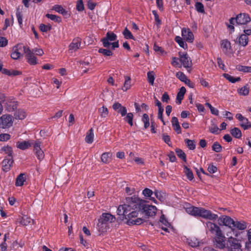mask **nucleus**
<instances>
[{"label":"nucleus","mask_w":251,"mask_h":251,"mask_svg":"<svg viewBox=\"0 0 251 251\" xmlns=\"http://www.w3.org/2000/svg\"><path fill=\"white\" fill-rule=\"evenodd\" d=\"M126 203L120 205L117 209V214L122 216V220H127L128 225H140L145 222V218L155 216L156 206L148 204L146 201L137 196L126 197Z\"/></svg>","instance_id":"1"},{"label":"nucleus","mask_w":251,"mask_h":251,"mask_svg":"<svg viewBox=\"0 0 251 251\" xmlns=\"http://www.w3.org/2000/svg\"><path fill=\"white\" fill-rule=\"evenodd\" d=\"M115 221V217L112 214L108 213H103L99 219L98 226L99 230L101 232H105L107 228L108 223H112Z\"/></svg>","instance_id":"2"},{"label":"nucleus","mask_w":251,"mask_h":251,"mask_svg":"<svg viewBox=\"0 0 251 251\" xmlns=\"http://www.w3.org/2000/svg\"><path fill=\"white\" fill-rule=\"evenodd\" d=\"M226 248L228 251H243L241 241L232 237L228 238Z\"/></svg>","instance_id":"3"},{"label":"nucleus","mask_w":251,"mask_h":251,"mask_svg":"<svg viewBox=\"0 0 251 251\" xmlns=\"http://www.w3.org/2000/svg\"><path fill=\"white\" fill-rule=\"evenodd\" d=\"M23 50L25 54V58L28 64L31 65H35L37 64V58L34 55L33 51L27 46H24Z\"/></svg>","instance_id":"4"},{"label":"nucleus","mask_w":251,"mask_h":251,"mask_svg":"<svg viewBox=\"0 0 251 251\" xmlns=\"http://www.w3.org/2000/svg\"><path fill=\"white\" fill-rule=\"evenodd\" d=\"M13 117L10 115L5 114L0 118V128H8L12 126Z\"/></svg>","instance_id":"5"},{"label":"nucleus","mask_w":251,"mask_h":251,"mask_svg":"<svg viewBox=\"0 0 251 251\" xmlns=\"http://www.w3.org/2000/svg\"><path fill=\"white\" fill-rule=\"evenodd\" d=\"M117 36L116 34L113 32L108 31L106 34V36L101 39L103 46L104 48H108L110 46V42L115 41L117 40Z\"/></svg>","instance_id":"6"},{"label":"nucleus","mask_w":251,"mask_h":251,"mask_svg":"<svg viewBox=\"0 0 251 251\" xmlns=\"http://www.w3.org/2000/svg\"><path fill=\"white\" fill-rule=\"evenodd\" d=\"M199 217L211 220H214L218 218V215L217 214H213L211 211L206 210L202 207L200 208Z\"/></svg>","instance_id":"7"},{"label":"nucleus","mask_w":251,"mask_h":251,"mask_svg":"<svg viewBox=\"0 0 251 251\" xmlns=\"http://www.w3.org/2000/svg\"><path fill=\"white\" fill-rule=\"evenodd\" d=\"M179 56L180 61L182 64L183 66L185 68H191L192 65V60L188 56L187 53H182L179 52L178 53Z\"/></svg>","instance_id":"8"},{"label":"nucleus","mask_w":251,"mask_h":251,"mask_svg":"<svg viewBox=\"0 0 251 251\" xmlns=\"http://www.w3.org/2000/svg\"><path fill=\"white\" fill-rule=\"evenodd\" d=\"M250 21L251 18L247 13H240L235 17V22L238 25H246Z\"/></svg>","instance_id":"9"},{"label":"nucleus","mask_w":251,"mask_h":251,"mask_svg":"<svg viewBox=\"0 0 251 251\" xmlns=\"http://www.w3.org/2000/svg\"><path fill=\"white\" fill-rule=\"evenodd\" d=\"M208 230L215 236H221V235L223 234L220 227L216 224L208 222L206 224Z\"/></svg>","instance_id":"10"},{"label":"nucleus","mask_w":251,"mask_h":251,"mask_svg":"<svg viewBox=\"0 0 251 251\" xmlns=\"http://www.w3.org/2000/svg\"><path fill=\"white\" fill-rule=\"evenodd\" d=\"M218 221L220 225L227 226L231 229H232V226L234 221L230 217L226 215L222 216L218 219Z\"/></svg>","instance_id":"11"},{"label":"nucleus","mask_w":251,"mask_h":251,"mask_svg":"<svg viewBox=\"0 0 251 251\" xmlns=\"http://www.w3.org/2000/svg\"><path fill=\"white\" fill-rule=\"evenodd\" d=\"M182 36L184 39L189 43H192L194 41V35L191 30L187 28H183L181 31Z\"/></svg>","instance_id":"12"},{"label":"nucleus","mask_w":251,"mask_h":251,"mask_svg":"<svg viewBox=\"0 0 251 251\" xmlns=\"http://www.w3.org/2000/svg\"><path fill=\"white\" fill-rule=\"evenodd\" d=\"M225 239V237L223 234L221 235V236H215L213 242L216 247L220 249H224L226 247Z\"/></svg>","instance_id":"13"},{"label":"nucleus","mask_w":251,"mask_h":251,"mask_svg":"<svg viewBox=\"0 0 251 251\" xmlns=\"http://www.w3.org/2000/svg\"><path fill=\"white\" fill-rule=\"evenodd\" d=\"M113 109L120 114L122 117L126 116L127 113V109L126 107L123 106L118 102H115L112 105Z\"/></svg>","instance_id":"14"},{"label":"nucleus","mask_w":251,"mask_h":251,"mask_svg":"<svg viewBox=\"0 0 251 251\" xmlns=\"http://www.w3.org/2000/svg\"><path fill=\"white\" fill-rule=\"evenodd\" d=\"M23 47L21 44H18L13 48L12 52L11 54V57L12 59L16 60L22 56L20 50L23 49Z\"/></svg>","instance_id":"15"},{"label":"nucleus","mask_w":251,"mask_h":251,"mask_svg":"<svg viewBox=\"0 0 251 251\" xmlns=\"http://www.w3.org/2000/svg\"><path fill=\"white\" fill-rule=\"evenodd\" d=\"M221 48L223 52L226 55H229L232 51V49L230 45V42L227 39H224L221 41Z\"/></svg>","instance_id":"16"},{"label":"nucleus","mask_w":251,"mask_h":251,"mask_svg":"<svg viewBox=\"0 0 251 251\" xmlns=\"http://www.w3.org/2000/svg\"><path fill=\"white\" fill-rule=\"evenodd\" d=\"M13 163V157H6L2 162V167L3 171L7 172L9 171Z\"/></svg>","instance_id":"17"},{"label":"nucleus","mask_w":251,"mask_h":251,"mask_svg":"<svg viewBox=\"0 0 251 251\" xmlns=\"http://www.w3.org/2000/svg\"><path fill=\"white\" fill-rule=\"evenodd\" d=\"M81 43V39L79 37L74 38L69 46V50L76 51L79 49Z\"/></svg>","instance_id":"18"},{"label":"nucleus","mask_w":251,"mask_h":251,"mask_svg":"<svg viewBox=\"0 0 251 251\" xmlns=\"http://www.w3.org/2000/svg\"><path fill=\"white\" fill-rule=\"evenodd\" d=\"M32 146V142L29 141H18L16 142V147L21 150H25Z\"/></svg>","instance_id":"19"},{"label":"nucleus","mask_w":251,"mask_h":251,"mask_svg":"<svg viewBox=\"0 0 251 251\" xmlns=\"http://www.w3.org/2000/svg\"><path fill=\"white\" fill-rule=\"evenodd\" d=\"M186 88L182 86L179 89V92L177 94L176 98V102L178 104H180L181 103L182 100L183 99L184 96L186 93Z\"/></svg>","instance_id":"20"},{"label":"nucleus","mask_w":251,"mask_h":251,"mask_svg":"<svg viewBox=\"0 0 251 251\" xmlns=\"http://www.w3.org/2000/svg\"><path fill=\"white\" fill-rule=\"evenodd\" d=\"M26 115L25 111L22 109H19L14 113V117L16 119L23 120L26 117Z\"/></svg>","instance_id":"21"},{"label":"nucleus","mask_w":251,"mask_h":251,"mask_svg":"<svg viewBox=\"0 0 251 251\" xmlns=\"http://www.w3.org/2000/svg\"><path fill=\"white\" fill-rule=\"evenodd\" d=\"M200 208L201 207H197L195 206H190L189 207H187L186 209V211L188 214L191 215L199 216Z\"/></svg>","instance_id":"22"},{"label":"nucleus","mask_w":251,"mask_h":251,"mask_svg":"<svg viewBox=\"0 0 251 251\" xmlns=\"http://www.w3.org/2000/svg\"><path fill=\"white\" fill-rule=\"evenodd\" d=\"M26 178L25 174L21 173L16 178L15 185L16 186H22L24 185V182L25 181Z\"/></svg>","instance_id":"23"},{"label":"nucleus","mask_w":251,"mask_h":251,"mask_svg":"<svg viewBox=\"0 0 251 251\" xmlns=\"http://www.w3.org/2000/svg\"><path fill=\"white\" fill-rule=\"evenodd\" d=\"M247 227V224L244 221H236L234 222V224L232 226V230L235 228L238 229L239 230H244Z\"/></svg>","instance_id":"24"},{"label":"nucleus","mask_w":251,"mask_h":251,"mask_svg":"<svg viewBox=\"0 0 251 251\" xmlns=\"http://www.w3.org/2000/svg\"><path fill=\"white\" fill-rule=\"evenodd\" d=\"M249 38L246 34H241L238 38V44L243 47H245L248 43Z\"/></svg>","instance_id":"25"},{"label":"nucleus","mask_w":251,"mask_h":251,"mask_svg":"<svg viewBox=\"0 0 251 251\" xmlns=\"http://www.w3.org/2000/svg\"><path fill=\"white\" fill-rule=\"evenodd\" d=\"M124 77L125 82L124 86L122 87V90L125 92L130 89L131 87V78L130 76L127 75H125Z\"/></svg>","instance_id":"26"},{"label":"nucleus","mask_w":251,"mask_h":251,"mask_svg":"<svg viewBox=\"0 0 251 251\" xmlns=\"http://www.w3.org/2000/svg\"><path fill=\"white\" fill-rule=\"evenodd\" d=\"M94 130L92 128H91L87 133L85 137V141L88 144H91L94 140Z\"/></svg>","instance_id":"27"},{"label":"nucleus","mask_w":251,"mask_h":251,"mask_svg":"<svg viewBox=\"0 0 251 251\" xmlns=\"http://www.w3.org/2000/svg\"><path fill=\"white\" fill-rule=\"evenodd\" d=\"M250 87L248 84H246L240 89H238L237 92L240 95L247 96L249 94Z\"/></svg>","instance_id":"28"},{"label":"nucleus","mask_w":251,"mask_h":251,"mask_svg":"<svg viewBox=\"0 0 251 251\" xmlns=\"http://www.w3.org/2000/svg\"><path fill=\"white\" fill-rule=\"evenodd\" d=\"M230 132L234 138L240 139L242 136L241 131L238 127H234L231 129Z\"/></svg>","instance_id":"29"},{"label":"nucleus","mask_w":251,"mask_h":251,"mask_svg":"<svg viewBox=\"0 0 251 251\" xmlns=\"http://www.w3.org/2000/svg\"><path fill=\"white\" fill-rule=\"evenodd\" d=\"M183 167L184 170V173L186 176L187 178L190 181L192 180L194 178V175L192 170L185 165H183Z\"/></svg>","instance_id":"30"},{"label":"nucleus","mask_w":251,"mask_h":251,"mask_svg":"<svg viewBox=\"0 0 251 251\" xmlns=\"http://www.w3.org/2000/svg\"><path fill=\"white\" fill-rule=\"evenodd\" d=\"M176 152L177 156L185 162H186V155L185 152L180 149L176 148Z\"/></svg>","instance_id":"31"},{"label":"nucleus","mask_w":251,"mask_h":251,"mask_svg":"<svg viewBox=\"0 0 251 251\" xmlns=\"http://www.w3.org/2000/svg\"><path fill=\"white\" fill-rule=\"evenodd\" d=\"M1 151L7 154V157H13V150L11 147L9 146H3L1 148Z\"/></svg>","instance_id":"32"},{"label":"nucleus","mask_w":251,"mask_h":251,"mask_svg":"<svg viewBox=\"0 0 251 251\" xmlns=\"http://www.w3.org/2000/svg\"><path fill=\"white\" fill-rule=\"evenodd\" d=\"M133 115L131 112H129L126 114L124 120L125 122H127L130 126H132L133 123Z\"/></svg>","instance_id":"33"},{"label":"nucleus","mask_w":251,"mask_h":251,"mask_svg":"<svg viewBox=\"0 0 251 251\" xmlns=\"http://www.w3.org/2000/svg\"><path fill=\"white\" fill-rule=\"evenodd\" d=\"M18 106L17 101H10L9 103L7 104V109L9 112L14 111L15 110Z\"/></svg>","instance_id":"34"},{"label":"nucleus","mask_w":251,"mask_h":251,"mask_svg":"<svg viewBox=\"0 0 251 251\" xmlns=\"http://www.w3.org/2000/svg\"><path fill=\"white\" fill-rule=\"evenodd\" d=\"M52 10L64 15L67 13V11L60 5H54L52 7Z\"/></svg>","instance_id":"35"},{"label":"nucleus","mask_w":251,"mask_h":251,"mask_svg":"<svg viewBox=\"0 0 251 251\" xmlns=\"http://www.w3.org/2000/svg\"><path fill=\"white\" fill-rule=\"evenodd\" d=\"M223 75L227 80L231 83H235L241 80L240 77H234L228 74H224Z\"/></svg>","instance_id":"36"},{"label":"nucleus","mask_w":251,"mask_h":251,"mask_svg":"<svg viewBox=\"0 0 251 251\" xmlns=\"http://www.w3.org/2000/svg\"><path fill=\"white\" fill-rule=\"evenodd\" d=\"M175 41L178 43L179 46L184 49H186L187 48V45L186 44L183 39L178 36H177L175 37Z\"/></svg>","instance_id":"37"},{"label":"nucleus","mask_w":251,"mask_h":251,"mask_svg":"<svg viewBox=\"0 0 251 251\" xmlns=\"http://www.w3.org/2000/svg\"><path fill=\"white\" fill-rule=\"evenodd\" d=\"M185 143L187 145L189 150H194L196 148L195 142L194 140H191L188 139L184 140Z\"/></svg>","instance_id":"38"},{"label":"nucleus","mask_w":251,"mask_h":251,"mask_svg":"<svg viewBox=\"0 0 251 251\" xmlns=\"http://www.w3.org/2000/svg\"><path fill=\"white\" fill-rule=\"evenodd\" d=\"M123 34L126 39H133L134 40V37L132 34L131 32L127 29V27H126L124 31H123Z\"/></svg>","instance_id":"39"},{"label":"nucleus","mask_w":251,"mask_h":251,"mask_svg":"<svg viewBox=\"0 0 251 251\" xmlns=\"http://www.w3.org/2000/svg\"><path fill=\"white\" fill-rule=\"evenodd\" d=\"M98 52L101 53L104 56H110L113 55L112 51L110 50L107 49L100 48L98 50Z\"/></svg>","instance_id":"40"},{"label":"nucleus","mask_w":251,"mask_h":251,"mask_svg":"<svg viewBox=\"0 0 251 251\" xmlns=\"http://www.w3.org/2000/svg\"><path fill=\"white\" fill-rule=\"evenodd\" d=\"M111 156L109 152L103 153L101 156V161L104 163H108L110 160Z\"/></svg>","instance_id":"41"},{"label":"nucleus","mask_w":251,"mask_h":251,"mask_svg":"<svg viewBox=\"0 0 251 251\" xmlns=\"http://www.w3.org/2000/svg\"><path fill=\"white\" fill-rule=\"evenodd\" d=\"M142 121L144 123V128L147 129L150 126V119L148 114H144L142 118Z\"/></svg>","instance_id":"42"},{"label":"nucleus","mask_w":251,"mask_h":251,"mask_svg":"<svg viewBox=\"0 0 251 251\" xmlns=\"http://www.w3.org/2000/svg\"><path fill=\"white\" fill-rule=\"evenodd\" d=\"M31 222H33V220L30 218L24 216L22 217V220L21 221V224L24 226H26L30 224Z\"/></svg>","instance_id":"43"},{"label":"nucleus","mask_w":251,"mask_h":251,"mask_svg":"<svg viewBox=\"0 0 251 251\" xmlns=\"http://www.w3.org/2000/svg\"><path fill=\"white\" fill-rule=\"evenodd\" d=\"M46 17L52 21H55L57 23H60L61 22V18L59 16H57L55 15L47 14L46 15Z\"/></svg>","instance_id":"44"},{"label":"nucleus","mask_w":251,"mask_h":251,"mask_svg":"<svg viewBox=\"0 0 251 251\" xmlns=\"http://www.w3.org/2000/svg\"><path fill=\"white\" fill-rule=\"evenodd\" d=\"M39 28L40 30L43 32H47L50 31L52 29V26L50 25H45L41 24L40 25Z\"/></svg>","instance_id":"45"},{"label":"nucleus","mask_w":251,"mask_h":251,"mask_svg":"<svg viewBox=\"0 0 251 251\" xmlns=\"http://www.w3.org/2000/svg\"><path fill=\"white\" fill-rule=\"evenodd\" d=\"M148 80L150 84L153 85L154 81V73L153 71L147 73Z\"/></svg>","instance_id":"46"},{"label":"nucleus","mask_w":251,"mask_h":251,"mask_svg":"<svg viewBox=\"0 0 251 251\" xmlns=\"http://www.w3.org/2000/svg\"><path fill=\"white\" fill-rule=\"evenodd\" d=\"M195 8L196 10L200 13H204V9L203 4L200 2H197L195 4Z\"/></svg>","instance_id":"47"},{"label":"nucleus","mask_w":251,"mask_h":251,"mask_svg":"<svg viewBox=\"0 0 251 251\" xmlns=\"http://www.w3.org/2000/svg\"><path fill=\"white\" fill-rule=\"evenodd\" d=\"M41 142L39 140H36L34 142H32V145L33 146V151L35 152L42 150L41 149Z\"/></svg>","instance_id":"48"},{"label":"nucleus","mask_w":251,"mask_h":251,"mask_svg":"<svg viewBox=\"0 0 251 251\" xmlns=\"http://www.w3.org/2000/svg\"><path fill=\"white\" fill-rule=\"evenodd\" d=\"M212 148V150L216 152H220L222 150L221 145L218 142H215L213 143Z\"/></svg>","instance_id":"49"},{"label":"nucleus","mask_w":251,"mask_h":251,"mask_svg":"<svg viewBox=\"0 0 251 251\" xmlns=\"http://www.w3.org/2000/svg\"><path fill=\"white\" fill-rule=\"evenodd\" d=\"M247 121H246L245 120H242L241 121L242 123L240 124V126L245 130L248 129L251 127V123L249 121L247 118Z\"/></svg>","instance_id":"50"},{"label":"nucleus","mask_w":251,"mask_h":251,"mask_svg":"<svg viewBox=\"0 0 251 251\" xmlns=\"http://www.w3.org/2000/svg\"><path fill=\"white\" fill-rule=\"evenodd\" d=\"M159 222L161 225L159 224V226H170L171 224L168 222L167 220L165 218V216L164 215H162L160 217Z\"/></svg>","instance_id":"51"},{"label":"nucleus","mask_w":251,"mask_h":251,"mask_svg":"<svg viewBox=\"0 0 251 251\" xmlns=\"http://www.w3.org/2000/svg\"><path fill=\"white\" fill-rule=\"evenodd\" d=\"M99 112L100 113V116L102 117H106L108 114V111L107 108L105 106H102L99 109Z\"/></svg>","instance_id":"52"},{"label":"nucleus","mask_w":251,"mask_h":251,"mask_svg":"<svg viewBox=\"0 0 251 251\" xmlns=\"http://www.w3.org/2000/svg\"><path fill=\"white\" fill-rule=\"evenodd\" d=\"M156 198L161 201H164L165 200L164 195L161 192L156 190L154 192Z\"/></svg>","instance_id":"53"},{"label":"nucleus","mask_w":251,"mask_h":251,"mask_svg":"<svg viewBox=\"0 0 251 251\" xmlns=\"http://www.w3.org/2000/svg\"><path fill=\"white\" fill-rule=\"evenodd\" d=\"M11 138V135L8 133H0V141L6 142L9 140Z\"/></svg>","instance_id":"54"},{"label":"nucleus","mask_w":251,"mask_h":251,"mask_svg":"<svg viewBox=\"0 0 251 251\" xmlns=\"http://www.w3.org/2000/svg\"><path fill=\"white\" fill-rule=\"evenodd\" d=\"M239 71L243 72H251V66L248 67L246 66L239 65L237 68Z\"/></svg>","instance_id":"55"},{"label":"nucleus","mask_w":251,"mask_h":251,"mask_svg":"<svg viewBox=\"0 0 251 251\" xmlns=\"http://www.w3.org/2000/svg\"><path fill=\"white\" fill-rule=\"evenodd\" d=\"M188 242V244L192 247H196L199 245V242L195 238L189 239Z\"/></svg>","instance_id":"56"},{"label":"nucleus","mask_w":251,"mask_h":251,"mask_svg":"<svg viewBox=\"0 0 251 251\" xmlns=\"http://www.w3.org/2000/svg\"><path fill=\"white\" fill-rule=\"evenodd\" d=\"M176 76L183 82L188 78L183 73L180 72L176 73Z\"/></svg>","instance_id":"57"},{"label":"nucleus","mask_w":251,"mask_h":251,"mask_svg":"<svg viewBox=\"0 0 251 251\" xmlns=\"http://www.w3.org/2000/svg\"><path fill=\"white\" fill-rule=\"evenodd\" d=\"M163 111H164V108L163 107L158 108V118L162 121V122L163 123V124L164 125H165V123L164 121L163 117Z\"/></svg>","instance_id":"58"},{"label":"nucleus","mask_w":251,"mask_h":251,"mask_svg":"<svg viewBox=\"0 0 251 251\" xmlns=\"http://www.w3.org/2000/svg\"><path fill=\"white\" fill-rule=\"evenodd\" d=\"M152 14L153 15L154 17V20L155 22L156 23V24L157 25H160L161 24V21L160 20L159 18V16L157 14V12L156 10H153L152 11Z\"/></svg>","instance_id":"59"},{"label":"nucleus","mask_w":251,"mask_h":251,"mask_svg":"<svg viewBox=\"0 0 251 251\" xmlns=\"http://www.w3.org/2000/svg\"><path fill=\"white\" fill-rule=\"evenodd\" d=\"M142 194L146 197H151L153 194V192L151 190L146 188L143 191Z\"/></svg>","instance_id":"60"},{"label":"nucleus","mask_w":251,"mask_h":251,"mask_svg":"<svg viewBox=\"0 0 251 251\" xmlns=\"http://www.w3.org/2000/svg\"><path fill=\"white\" fill-rule=\"evenodd\" d=\"M76 8L78 11H82L84 10V4L82 0H79L77 1Z\"/></svg>","instance_id":"61"},{"label":"nucleus","mask_w":251,"mask_h":251,"mask_svg":"<svg viewBox=\"0 0 251 251\" xmlns=\"http://www.w3.org/2000/svg\"><path fill=\"white\" fill-rule=\"evenodd\" d=\"M16 16L18 23L19 25L21 26L23 24V15L22 13L19 11H17L16 12Z\"/></svg>","instance_id":"62"},{"label":"nucleus","mask_w":251,"mask_h":251,"mask_svg":"<svg viewBox=\"0 0 251 251\" xmlns=\"http://www.w3.org/2000/svg\"><path fill=\"white\" fill-rule=\"evenodd\" d=\"M218 127L215 124H212V126L209 127V131L210 132L214 133V134H218V130H219Z\"/></svg>","instance_id":"63"},{"label":"nucleus","mask_w":251,"mask_h":251,"mask_svg":"<svg viewBox=\"0 0 251 251\" xmlns=\"http://www.w3.org/2000/svg\"><path fill=\"white\" fill-rule=\"evenodd\" d=\"M207 170L210 174H214L217 171V168L213 164L209 165L208 167Z\"/></svg>","instance_id":"64"}]
</instances>
